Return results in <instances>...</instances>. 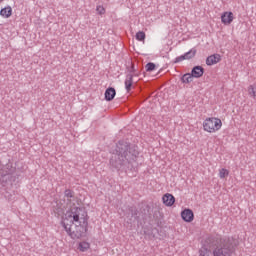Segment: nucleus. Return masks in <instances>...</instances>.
I'll use <instances>...</instances> for the list:
<instances>
[{
	"mask_svg": "<svg viewBox=\"0 0 256 256\" xmlns=\"http://www.w3.org/2000/svg\"><path fill=\"white\" fill-rule=\"evenodd\" d=\"M61 225L71 239H82L88 231L89 215L85 209L70 204L62 215Z\"/></svg>",
	"mask_w": 256,
	"mask_h": 256,
	"instance_id": "f257e3e1",
	"label": "nucleus"
},
{
	"mask_svg": "<svg viewBox=\"0 0 256 256\" xmlns=\"http://www.w3.org/2000/svg\"><path fill=\"white\" fill-rule=\"evenodd\" d=\"M213 252L207 246H203L200 251V256H231L233 251L239 247V240L235 237L220 238L214 241Z\"/></svg>",
	"mask_w": 256,
	"mask_h": 256,
	"instance_id": "f03ea898",
	"label": "nucleus"
},
{
	"mask_svg": "<svg viewBox=\"0 0 256 256\" xmlns=\"http://www.w3.org/2000/svg\"><path fill=\"white\" fill-rule=\"evenodd\" d=\"M118 154L115 156L116 163L114 166L119 169L120 167H123L125 165L126 161H135L136 157H139V150L137 147L133 146H127V145H121L118 146Z\"/></svg>",
	"mask_w": 256,
	"mask_h": 256,
	"instance_id": "7ed1b4c3",
	"label": "nucleus"
},
{
	"mask_svg": "<svg viewBox=\"0 0 256 256\" xmlns=\"http://www.w3.org/2000/svg\"><path fill=\"white\" fill-rule=\"evenodd\" d=\"M202 129L204 133H209L210 135L219 133V130L223 129V121L219 117H207L202 122Z\"/></svg>",
	"mask_w": 256,
	"mask_h": 256,
	"instance_id": "20e7f679",
	"label": "nucleus"
},
{
	"mask_svg": "<svg viewBox=\"0 0 256 256\" xmlns=\"http://www.w3.org/2000/svg\"><path fill=\"white\" fill-rule=\"evenodd\" d=\"M235 19L233 12L226 11L221 15V22L223 25H231Z\"/></svg>",
	"mask_w": 256,
	"mask_h": 256,
	"instance_id": "39448f33",
	"label": "nucleus"
},
{
	"mask_svg": "<svg viewBox=\"0 0 256 256\" xmlns=\"http://www.w3.org/2000/svg\"><path fill=\"white\" fill-rule=\"evenodd\" d=\"M162 202L165 207H173L175 205V196L170 193H166L162 196Z\"/></svg>",
	"mask_w": 256,
	"mask_h": 256,
	"instance_id": "423d86ee",
	"label": "nucleus"
},
{
	"mask_svg": "<svg viewBox=\"0 0 256 256\" xmlns=\"http://www.w3.org/2000/svg\"><path fill=\"white\" fill-rule=\"evenodd\" d=\"M181 217L186 223H191L195 219V214H193V210L185 209L181 212Z\"/></svg>",
	"mask_w": 256,
	"mask_h": 256,
	"instance_id": "0eeeda50",
	"label": "nucleus"
},
{
	"mask_svg": "<svg viewBox=\"0 0 256 256\" xmlns=\"http://www.w3.org/2000/svg\"><path fill=\"white\" fill-rule=\"evenodd\" d=\"M197 55V49L193 48L190 51L186 52L184 55L177 57L175 63H179L181 61H185V59H193Z\"/></svg>",
	"mask_w": 256,
	"mask_h": 256,
	"instance_id": "6e6552de",
	"label": "nucleus"
},
{
	"mask_svg": "<svg viewBox=\"0 0 256 256\" xmlns=\"http://www.w3.org/2000/svg\"><path fill=\"white\" fill-rule=\"evenodd\" d=\"M221 61V55L220 54H214L209 56L206 59V65L211 66V65H217Z\"/></svg>",
	"mask_w": 256,
	"mask_h": 256,
	"instance_id": "1a4fd4ad",
	"label": "nucleus"
},
{
	"mask_svg": "<svg viewBox=\"0 0 256 256\" xmlns=\"http://www.w3.org/2000/svg\"><path fill=\"white\" fill-rule=\"evenodd\" d=\"M0 15L3 19H9L13 15V8L11 6H6L0 10Z\"/></svg>",
	"mask_w": 256,
	"mask_h": 256,
	"instance_id": "9d476101",
	"label": "nucleus"
},
{
	"mask_svg": "<svg viewBox=\"0 0 256 256\" xmlns=\"http://www.w3.org/2000/svg\"><path fill=\"white\" fill-rule=\"evenodd\" d=\"M203 73H205V69L201 66H195L191 71L192 76L196 79H199V77H203Z\"/></svg>",
	"mask_w": 256,
	"mask_h": 256,
	"instance_id": "9b49d317",
	"label": "nucleus"
},
{
	"mask_svg": "<svg viewBox=\"0 0 256 256\" xmlns=\"http://www.w3.org/2000/svg\"><path fill=\"white\" fill-rule=\"evenodd\" d=\"M124 84H125V89L127 91V93H129V91H131V89H133V74H128L126 76V79L124 81Z\"/></svg>",
	"mask_w": 256,
	"mask_h": 256,
	"instance_id": "f8f14e48",
	"label": "nucleus"
},
{
	"mask_svg": "<svg viewBox=\"0 0 256 256\" xmlns=\"http://www.w3.org/2000/svg\"><path fill=\"white\" fill-rule=\"evenodd\" d=\"M89 249H91V243L87 241H81L78 243V251H80V253H86Z\"/></svg>",
	"mask_w": 256,
	"mask_h": 256,
	"instance_id": "ddd939ff",
	"label": "nucleus"
},
{
	"mask_svg": "<svg viewBox=\"0 0 256 256\" xmlns=\"http://www.w3.org/2000/svg\"><path fill=\"white\" fill-rule=\"evenodd\" d=\"M115 95H117V92L115 91V88H108L105 91L106 101H113V99H115Z\"/></svg>",
	"mask_w": 256,
	"mask_h": 256,
	"instance_id": "4468645a",
	"label": "nucleus"
},
{
	"mask_svg": "<svg viewBox=\"0 0 256 256\" xmlns=\"http://www.w3.org/2000/svg\"><path fill=\"white\" fill-rule=\"evenodd\" d=\"M247 93L251 99H256V83L250 84L247 87Z\"/></svg>",
	"mask_w": 256,
	"mask_h": 256,
	"instance_id": "2eb2a0df",
	"label": "nucleus"
},
{
	"mask_svg": "<svg viewBox=\"0 0 256 256\" xmlns=\"http://www.w3.org/2000/svg\"><path fill=\"white\" fill-rule=\"evenodd\" d=\"M218 177L219 179H227V177H229V170L226 168H220L218 170Z\"/></svg>",
	"mask_w": 256,
	"mask_h": 256,
	"instance_id": "dca6fc26",
	"label": "nucleus"
},
{
	"mask_svg": "<svg viewBox=\"0 0 256 256\" xmlns=\"http://www.w3.org/2000/svg\"><path fill=\"white\" fill-rule=\"evenodd\" d=\"M65 197H67V199H70L69 207H71V205H75V203H73V201H75V194L73 193V191L66 190Z\"/></svg>",
	"mask_w": 256,
	"mask_h": 256,
	"instance_id": "f3484780",
	"label": "nucleus"
},
{
	"mask_svg": "<svg viewBox=\"0 0 256 256\" xmlns=\"http://www.w3.org/2000/svg\"><path fill=\"white\" fill-rule=\"evenodd\" d=\"M191 82H193V74L187 73L182 76V83H191Z\"/></svg>",
	"mask_w": 256,
	"mask_h": 256,
	"instance_id": "a211bd4d",
	"label": "nucleus"
},
{
	"mask_svg": "<svg viewBox=\"0 0 256 256\" xmlns=\"http://www.w3.org/2000/svg\"><path fill=\"white\" fill-rule=\"evenodd\" d=\"M145 37H146V34L143 31H138L136 33V40L137 41H141L142 43H145Z\"/></svg>",
	"mask_w": 256,
	"mask_h": 256,
	"instance_id": "6ab92c4d",
	"label": "nucleus"
},
{
	"mask_svg": "<svg viewBox=\"0 0 256 256\" xmlns=\"http://www.w3.org/2000/svg\"><path fill=\"white\" fill-rule=\"evenodd\" d=\"M96 11L99 13V15H105V7L102 5L97 6Z\"/></svg>",
	"mask_w": 256,
	"mask_h": 256,
	"instance_id": "aec40b11",
	"label": "nucleus"
},
{
	"mask_svg": "<svg viewBox=\"0 0 256 256\" xmlns=\"http://www.w3.org/2000/svg\"><path fill=\"white\" fill-rule=\"evenodd\" d=\"M155 69V64L154 63H148L146 65V71H154Z\"/></svg>",
	"mask_w": 256,
	"mask_h": 256,
	"instance_id": "412c9836",
	"label": "nucleus"
}]
</instances>
